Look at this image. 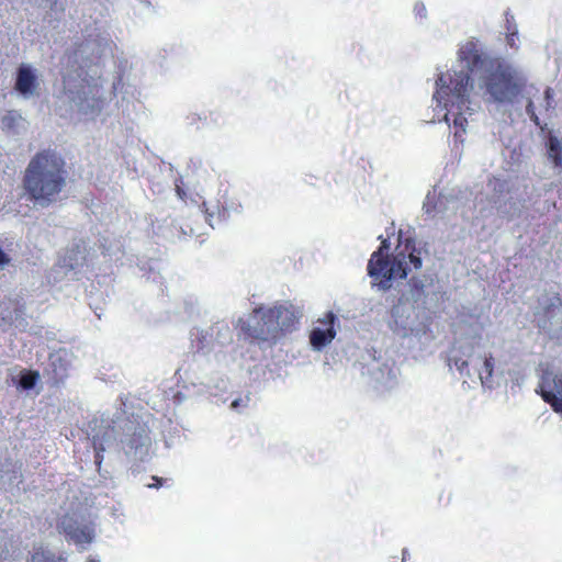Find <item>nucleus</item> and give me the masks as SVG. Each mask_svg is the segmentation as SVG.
Wrapping results in <instances>:
<instances>
[{"label":"nucleus","instance_id":"b1692460","mask_svg":"<svg viewBox=\"0 0 562 562\" xmlns=\"http://www.w3.org/2000/svg\"><path fill=\"white\" fill-rule=\"evenodd\" d=\"M249 402H250L249 394L238 395L231 402L229 408L234 412L241 413L248 407Z\"/></svg>","mask_w":562,"mask_h":562},{"label":"nucleus","instance_id":"f257e3e1","mask_svg":"<svg viewBox=\"0 0 562 562\" xmlns=\"http://www.w3.org/2000/svg\"><path fill=\"white\" fill-rule=\"evenodd\" d=\"M465 64L460 48L458 60L451 69L436 75L432 92V101L436 104L432 122L443 121L449 127L453 126L454 138L460 143L464 140L468 116L480 109V102L474 94V80Z\"/></svg>","mask_w":562,"mask_h":562},{"label":"nucleus","instance_id":"72a5a7b5","mask_svg":"<svg viewBox=\"0 0 562 562\" xmlns=\"http://www.w3.org/2000/svg\"><path fill=\"white\" fill-rule=\"evenodd\" d=\"M9 262L8 256L3 252V250L0 248V266L3 267Z\"/></svg>","mask_w":562,"mask_h":562},{"label":"nucleus","instance_id":"f3484780","mask_svg":"<svg viewBox=\"0 0 562 562\" xmlns=\"http://www.w3.org/2000/svg\"><path fill=\"white\" fill-rule=\"evenodd\" d=\"M214 334H216L215 339L221 345L231 340L229 328L224 323H216L214 326H212L210 328V331L203 330L200 328H195L191 331V337L193 339H199L200 344H201L200 348L203 349V348H206L210 346V342H211Z\"/></svg>","mask_w":562,"mask_h":562},{"label":"nucleus","instance_id":"e433bc0d","mask_svg":"<svg viewBox=\"0 0 562 562\" xmlns=\"http://www.w3.org/2000/svg\"><path fill=\"white\" fill-rule=\"evenodd\" d=\"M177 194L180 199H184V191L180 187H177Z\"/></svg>","mask_w":562,"mask_h":562},{"label":"nucleus","instance_id":"c85d7f7f","mask_svg":"<svg viewBox=\"0 0 562 562\" xmlns=\"http://www.w3.org/2000/svg\"><path fill=\"white\" fill-rule=\"evenodd\" d=\"M553 97H554L553 90L551 88H547L544 91V103H543V108L547 111L554 109Z\"/></svg>","mask_w":562,"mask_h":562},{"label":"nucleus","instance_id":"412c9836","mask_svg":"<svg viewBox=\"0 0 562 562\" xmlns=\"http://www.w3.org/2000/svg\"><path fill=\"white\" fill-rule=\"evenodd\" d=\"M38 380V373L34 371H21L18 379L13 380L16 386L21 390H32Z\"/></svg>","mask_w":562,"mask_h":562},{"label":"nucleus","instance_id":"6ab92c4d","mask_svg":"<svg viewBox=\"0 0 562 562\" xmlns=\"http://www.w3.org/2000/svg\"><path fill=\"white\" fill-rule=\"evenodd\" d=\"M493 369V358L481 357V362L475 364L471 370L472 378L476 376L481 381L483 386L492 387Z\"/></svg>","mask_w":562,"mask_h":562},{"label":"nucleus","instance_id":"ddd939ff","mask_svg":"<svg viewBox=\"0 0 562 562\" xmlns=\"http://www.w3.org/2000/svg\"><path fill=\"white\" fill-rule=\"evenodd\" d=\"M71 369V355L66 349H59L49 355L45 369L46 374L54 384L65 381Z\"/></svg>","mask_w":562,"mask_h":562},{"label":"nucleus","instance_id":"f03ea898","mask_svg":"<svg viewBox=\"0 0 562 562\" xmlns=\"http://www.w3.org/2000/svg\"><path fill=\"white\" fill-rule=\"evenodd\" d=\"M461 56L474 80V94L477 99L488 103L508 104L521 93L527 79L515 65L490 56L473 42L461 46Z\"/></svg>","mask_w":562,"mask_h":562},{"label":"nucleus","instance_id":"20e7f679","mask_svg":"<svg viewBox=\"0 0 562 562\" xmlns=\"http://www.w3.org/2000/svg\"><path fill=\"white\" fill-rule=\"evenodd\" d=\"M95 457L103 453L144 457L151 452V439L146 423L138 416H132L114 422L92 438Z\"/></svg>","mask_w":562,"mask_h":562},{"label":"nucleus","instance_id":"cd10ccee","mask_svg":"<svg viewBox=\"0 0 562 562\" xmlns=\"http://www.w3.org/2000/svg\"><path fill=\"white\" fill-rule=\"evenodd\" d=\"M518 29L517 25L507 27L506 43L510 48L518 49Z\"/></svg>","mask_w":562,"mask_h":562},{"label":"nucleus","instance_id":"f704fd0d","mask_svg":"<svg viewBox=\"0 0 562 562\" xmlns=\"http://www.w3.org/2000/svg\"><path fill=\"white\" fill-rule=\"evenodd\" d=\"M513 25H516V23H515V21H514V16H513V15H510L509 13H506V29H507L508 26H512V27H513Z\"/></svg>","mask_w":562,"mask_h":562},{"label":"nucleus","instance_id":"39448f33","mask_svg":"<svg viewBox=\"0 0 562 562\" xmlns=\"http://www.w3.org/2000/svg\"><path fill=\"white\" fill-rule=\"evenodd\" d=\"M23 182L26 192L41 206L56 201L66 184L63 159L52 151L37 154L30 161Z\"/></svg>","mask_w":562,"mask_h":562},{"label":"nucleus","instance_id":"7c9ffc66","mask_svg":"<svg viewBox=\"0 0 562 562\" xmlns=\"http://www.w3.org/2000/svg\"><path fill=\"white\" fill-rule=\"evenodd\" d=\"M203 211L205 213V218L209 222V224L214 227L213 217L215 212L211 211V209L207 206V203L205 201L202 202Z\"/></svg>","mask_w":562,"mask_h":562},{"label":"nucleus","instance_id":"c9c22d12","mask_svg":"<svg viewBox=\"0 0 562 562\" xmlns=\"http://www.w3.org/2000/svg\"><path fill=\"white\" fill-rule=\"evenodd\" d=\"M408 558H409L408 550L407 549H403L402 550V562H406Z\"/></svg>","mask_w":562,"mask_h":562},{"label":"nucleus","instance_id":"0eeeda50","mask_svg":"<svg viewBox=\"0 0 562 562\" xmlns=\"http://www.w3.org/2000/svg\"><path fill=\"white\" fill-rule=\"evenodd\" d=\"M422 268L420 251L416 249L415 244L406 239L404 245H400L396 255L390 260L382 254V250L373 252L368 262V273L374 280L373 285L380 290H389L396 279L406 278L412 269Z\"/></svg>","mask_w":562,"mask_h":562},{"label":"nucleus","instance_id":"7ed1b4c3","mask_svg":"<svg viewBox=\"0 0 562 562\" xmlns=\"http://www.w3.org/2000/svg\"><path fill=\"white\" fill-rule=\"evenodd\" d=\"M88 44H81L63 59V85L68 100L90 117L99 115L105 104L103 80L92 58H83Z\"/></svg>","mask_w":562,"mask_h":562},{"label":"nucleus","instance_id":"c756f323","mask_svg":"<svg viewBox=\"0 0 562 562\" xmlns=\"http://www.w3.org/2000/svg\"><path fill=\"white\" fill-rule=\"evenodd\" d=\"M526 113L529 115L530 120L537 125V126H541L540 125V121H539V117L538 115L536 114V111H535V105H533V102L531 100L528 101L527 105H526Z\"/></svg>","mask_w":562,"mask_h":562},{"label":"nucleus","instance_id":"2eb2a0df","mask_svg":"<svg viewBox=\"0 0 562 562\" xmlns=\"http://www.w3.org/2000/svg\"><path fill=\"white\" fill-rule=\"evenodd\" d=\"M368 371L372 380L382 387L392 389L396 384L398 369L394 366L374 360Z\"/></svg>","mask_w":562,"mask_h":562},{"label":"nucleus","instance_id":"aec40b11","mask_svg":"<svg viewBox=\"0 0 562 562\" xmlns=\"http://www.w3.org/2000/svg\"><path fill=\"white\" fill-rule=\"evenodd\" d=\"M548 156L552 160L554 167L562 165V145L555 136H550L548 139Z\"/></svg>","mask_w":562,"mask_h":562},{"label":"nucleus","instance_id":"a211bd4d","mask_svg":"<svg viewBox=\"0 0 562 562\" xmlns=\"http://www.w3.org/2000/svg\"><path fill=\"white\" fill-rule=\"evenodd\" d=\"M61 527L65 535L77 544L90 543L94 536L91 527L79 525L69 517H64Z\"/></svg>","mask_w":562,"mask_h":562},{"label":"nucleus","instance_id":"5701e85b","mask_svg":"<svg viewBox=\"0 0 562 562\" xmlns=\"http://www.w3.org/2000/svg\"><path fill=\"white\" fill-rule=\"evenodd\" d=\"M423 209L425 213H427L430 216H437L441 214V211L437 210V194L435 191L428 192L424 201Z\"/></svg>","mask_w":562,"mask_h":562},{"label":"nucleus","instance_id":"bb28decb","mask_svg":"<svg viewBox=\"0 0 562 562\" xmlns=\"http://www.w3.org/2000/svg\"><path fill=\"white\" fill-rule=\"evenodd\" d=\"M223 384V387L218 383H204L202 382V389L199 391L200 393H207L210 396L216 397L218 395V392L225 387L224 381L221 382Z\"/></svg>","mask_w":562,"mask_h":562},{"label":"nucleus","instance_id":"ea45409f","mask_svg":"<svg viewBox=\"0 0 562 562\" xmlns=\"http://www.w3.org/2000/svg\"><path fill=\"white\" fill-rule=\"evenodd\" d=\"M95 461H98L97 463H98V465H100L102 462V459L95 458Z\"/></svg>","mask_w":562,"mask_h":562},{"label":"nucleus","instance_id":"1a4fd4ad","mask_svg":"<svg viewBox=\"0 0 562 562\" xmlns=\"http://www.w3.org/2000/svg\"><path fill=\"white\" fill-rule=\"evenodd\" d=\"M86 261V248L79 244L67 249L58 259V262L49 271L47 279L49 282L57 283L61 281L69 272L81 267Z\"/></svg>","mask_w":562,"mask_h":562},{"label":"nucleus","instance_id":"423d86ee","mask_svg":"<svg viewBox=\"0 0 562 562\" xmlns=\"http://www.w3.org/2000/svg\"><path fill=\"white\" fill-rule=\"evenodd\" d=\"M301 317L302 311L290 302L259 306L254 310L246 333L256 340L273 344L282 331L292 330Z\"/></svg>","mask_w":562,"mask_h":562},{"label":"nucleus","instance_id":"58836bf2","mask_svg":"<svg viewBox=\"0 0 562 562\" xmlns=\"http://www.w3.org/2000/svg\"><path fill=\"white\" fill-rule=\"evenodd\" d=\"M95 461H98L97 463H98V465H100L102 462V459L95 458Z\"/></svg>","mask_w":562,"mask_h":562},{"label":"nucleus","instance_id":"2f4dec72","mask_svg":"<svg viewBox=\"0 0 562 562\" xmlns=\"http://www.w3.org/2000/svg\"><path fill=\"white\" fill-rule=\"evenodd\" d=\"M446 201L447 199L443 195H437V210H440L441 214L446 210Z\"/></svg>","mask_w":562,"mask_h":562},{"label":"nucleus","instance_id":"a19ab883","mask_svg":"<svg viewBox=\"0 0 562 562\" xmlns=\"http://www.w3.org/2000/svg\"><path fill=\"white\" fill-rule=\"evenodd\" d=\"M95 461H98L97 463H98V465H100L102 462V459L95 458Z\"/></svg>","mask_w":562,"mask_h":562},{"label":"nucleus","instance_id":"4be33fe9","mask_svg":"<svg viewBox=\"0 0 562 562\" xmlns=\"http://www.w3.org/2000/svg\"><path fill=\"white\" fill-rule=\"evenodd\" d=\"M31 562H65V559L59 555L56 557L49 551H45L42 547L34 549Z\"/></svg>","mask_w":562,"mask_h":562},{"label":"nucleus","instance_id":"393cba45","mask_svg":"<svg viewBox=\"0 0 562 562\" xmlns=\"http://www.w3.org/2000/svg\"><path fill=\"white\" fill-rule=\"evenodd\" d=\"M413 13L419 24L425 23L428 18L427 8H426L425 3L422 1L415 2L414 8H413Z\"/></svg>","mask_w":562,"mask_h":562},{"label":"nucleus","instance_id":"9b49d317","mask_svg":"<svg viewBox=\"0 0 562 562\" xmlns=\"http://www.w3.org/2000/svg\"><path fill=\"white\" fill-rule=\"evenodd\" d=\"M537 392L557 413L562 414V373L543 372Z\"/></svg>","mask_w":562,"mask_h":562},{"label":"nucleus","instance_id":"9d476101","mask_svg":"<svg viewBox=\"0 0 562 562\" xmlns=\"http://www.w3.org/2000/svg\"><path fill=\"white\" fill-rule=\"evenodd\" d=\"M543 313H537L539 328L553 336H562V301L559 297H546Z\"/></svg>","mask_w":562,"mask_h":562},{"label":"nucleus","instance_id":"4468645a","mask_svg":"<svg viewBox=\"0 0 562 562\" xmlns=\"http://www.w3.org/2000/svg\"><path fill=\"white\" fill-rule=\"evenodd\" d=\"M38 79L36 70L27 64H22L16 74L15 90L25 99L37 94Z\"/></svg>","mask_w":562,"mask_h":562},{"label":"nucleus","instance_id":"a878e982","mask_svg":"<svg viewBox=\"0 0 562 562\" xmlns=\"http://www.w3.org/2000/svg\"><path fill=\"white\" fill-rule=\"evenodd\" d=\"M21 115L15 111H10L2 117V125L7 128H15L21 121Z\"/></svg>","mask_w":562,"mask_h":562},{"label":"nucleus","instance_id":"f8f14e48","mask_svg":"<svg viewBox=\"0 0 562 562\" xmlns=\"http://www.w3.org/2000/svg\"><path fill=\"white\" fill-rule=\"evenodd\" d=\"M336 322L337 316L333 312H328L324 317L317 319L310 334V344L313 350L321 351L331 344L337 334Z\"/></svg>","mask_w":562,"mask_h":562},{"label":"nucleus","instance_id":"6e6552de","mask_svg":"<svg viewBox=\"0 0 562 562\" xmlns=\"http://www.w3.org/2000/svg\"><path fill=\"white\" fill-rule=\"evenodd\" d=\"M472 339L458 340L448 357L449 367L454 366L461 375L472 378V368L481 362V356L475 353V344L480 340V328H472Z\"/></svg>","mask_w":562,"mask_h":562},{"label":"nucleus","instance_id":"dca6fc26","mask_svg":"<svg viewBox=\"0 0 562 562\" xmlns=\"http://www.w3.org/2000/svg\"><path fill=\"white\" fill-rule=\"evenodd\" d=\"M401 301L411 304L413 308H429L425 282L420 279L412 278L407 283V289L402 294Z\"/></svg>","mask_w":562,"mask_h":562},{"label":"nucleus","instance_id":"473e14b6","mask_svg":"<svg viewBox=\"0 0 562 562\" xmlns=\"http://www.w3.org/2000/svg\"><path fill=\"white\" fill-rule=\"evenodd\" d=\"M153 481L155 483L148 484V487H156V488H158V487H160L162 485V481L164 480L161 477H158V476H153Z\"/></svg>","mask_w":562,"mask_h":562},{"label":"nucleus","instance_id":"4c0bfd02","mask_svg":"<svg viewBox=\"0 0 562 562\" xmlns=\"http://www.w3.org/2000/svg\"><path fill=\"white\" fill-rule=\"evenodd\" d=\"M400 310H401V306H396L394 310H393V315H397L400 313Z\"/></svg>","mask_w":562,"mask_h":562}]
</instances>
